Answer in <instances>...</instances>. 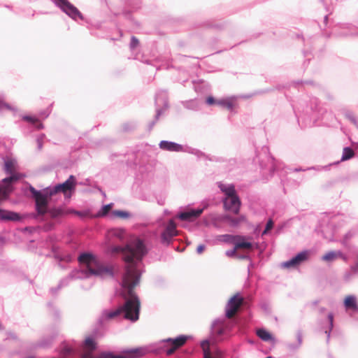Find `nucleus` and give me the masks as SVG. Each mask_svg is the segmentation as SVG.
Wrapping results in <instances>:
<instances>
[{"instance_id": "f257e3e1", "label": "nucleus", "mask_w": 358, "mask_h": 358, "mask_svg": "<svg viewBox=\"0 0 358 358\" xmlns=\"http://www.w3.org/2000/svg\"><path fill=\"white\" fill-rule=\"evenodd\" d=\"M115 251L122 252L123 259L127 263L121 290V295L125 299V303L124 306L107 313L106 316L108 319H113L124 313V318L134 322L138 320L140 310V301L134 291L140 279V273L136 268L135 259L141 260L147 252L146 248L143 242L136 238L124 248H117Z\"/></svg>"}, {"instance_id": "f03ea898", "label": "nucleus", "mask_w": 358, "mask_h": 358, "mask_svg": "<svg viewBox=\"0 0 358 358\" xmlns=\"http://www.w3.org/2000/svg\"><path fill=\"white\" fill-rule=\"evenodd\" d=\"M96 348V341L91 337L86 338L82 345L80 358H139L147 353L145 348H138L124 351L118 355H113L111 352H102L96 357H94L93 352Z\"/></svg>"}, {"instance_id": "7ed1b4c3", "label": "nucleus", "mask_w": 358, "mask_h": 358, "mask_svg": "<svg viewBox=\"0 0 358 358\" xmlns=\"http://www.w3.org/2000/svg\"><path fill=\"white\" fill-rule=\"evenodd\" d=\"M78 260L80 265L81 272L87 278L111 276L113 275L112 268L101 262L91 253L80 255Z\"/></svg>"}, {"instance_id": "20e7f679", "label": "nucleus", "mask_w": 358, "mask_h": 358, "mask_svg": "<svg viewBox=\"0 0 358 358\" xmlns=\"http://www.w3.org/2000/svg\"><path fill=\"white\" fill-rule=\"evenodd\" d=\"M219 187L225 194L224 199V206L225 209L235 214H238L241 203L236 192L234 186L233 185H226L220 184Z\"/></svg>"}, {"instance_id": "39448f33", "label": "nucleus", "mask_w": 358, "mask_h": 358, "mask_svg": "<svg viewBox=\"0 0 358 358\" xmlns=\"http://www.w3.org/2000/svg\"><path fill=\"white\" fill-rule=\"evenodd\" d=\"M76 180L73 176L70 177L63 183L58 184L52 189H49V196H53L59 192L63 193L66 196L70 197L75 191Z\"/></svg>"}, {"instance_id": "423d86ee", "label": "nucleus", "mask_w": 358, "mask_h": 358, "mask_svg": "<svg viewBox=\"0 0 358 358\" xmlns=\"http://www.w3.org/2000/svg\"><path fill=\"white\" fill-rule=\"evenodd\" d=\"M31 192L36 201L38 213L40 215H44L47 212L48 199L52 196H49V189L46 191L45 194H42L31 187Z\"/></svg>"}, {"instance_id": "0eeeda50", "label": "nucleus", "mask_w": 358, "mask_h": 358, "mask_svg": "<svg viewBox=\"0 0 358 358\" xmlns=\"http://www.w3.org/2000/svg\"><path fill=\"white\" fill-rule=\"evenodd\" d=\"M243 303V298L239 294L234 295L228 301L226 306V317L232 318L238 311Z\"/></svg>"}, {"instance_id": "6e6552de", "label": "nucleus", "mask_w": 358, "mask_h": 358, "mask_svg": "<svg viewBox=\"0 0 358 358\" xmlns=\"http://www.w3.org/2000/svg\"><path fill=\"white\" fill-rule=\"evenodd\" d=\"M309 253L308 251H303L297 254L294 257L289 261L282 264V266L285 268H293L298 267L302 262L308 258Z\"/></svg>"}, {"instance_id": "1a4fd4ad", "label": "nucleus", "mask_w": 358, "mask_h": 358, "mask_svg": "<svg viewBox=\"0 0 358 358\" xmlns=\"http://www.w3.org/2000/svg\"><path fill=\"white\" fill-rule=\"evenodd\" d=\"M56 3L69 16L76 18L80 15L78 10L71 4L67 0H55Z\"/></svg>"}, {"instance_id": "9d476101", "label": "nucleus", "mask_w": 358, "mask_h": 358, "mask_svg": "<svg viewBox=\"0 0 358 358\" xmlns=\"http://www.w3.org/2000/svg\"><path fill=\"white\" fill-rule=\"evenodd\" d=\"M176 235V224L173 220H170L165 231L162 234V238L164 242L169 243L171 238Z\"/></svg>"}, {"instance_id": "9b49d317", "label": "nucleus", "mask_w": 358, "mask_h": 358, "mask_svg": "<svg viewBox=\"0 0 358 358\" xmlns=\"http://www.w3.org/2000/svg\"><path fill=\"white\" fill-rule=\"evenodd\" d=\"M203 213V209H190L180 212V220L194 221Z\"/></svg>"}, {"instance_id": "f8f14e48", "label": "nucleus", "mask_w": 358, "mask_h": 358, "mask_svg": "<svg viewBox=\"0 0 358 358\" xmlns=\"http://www.w3.org/2000/svg\"><path fill=\"white\" fill-rule=\"evenodd\" d=\"M164 342L166 343L164 348H167V349L165 350L167 355H172L179 348V337H176L173 340L169 338L164 341Z\"/></svg>"}, {"instance_id": "ddd939ff", "label": "nucleus", "mask_w": 358, "mask_h": 358, "mask_svg": "<svg viewBox=\"0 0 358 358\" xmlns=\"http://www.w3.org/2000/svg\"><path fill=\"white\" fill-rule=\"evenodd\" d=\"M236 242L234 243L236 246V249H245L250 250L252 248V245L250 242L247 241L246 240L250 239V238H246L245 236H235Z\"/></svg>"}, {"instance_id": "4468645a", "label": "nucleus", "mask_w": 358, "mask_h": 358, "mask_svg": "<svg viewBox=\"0 0 358 358\" xmlns=\"http://www.w3.org/2000/svg\"><path fill=\"white\" fill-rule=\"evenodd\" d=\"M338 258H341L345 262L348 260L347 257L341 251H331L322 257V260L325 262H333Z\"/></svg>"}, {"instance_id": "2eb2a0df", "label": "nucleus", "mask_w": 358, "mask_h": 358, "mask_svg": "<svg viewBox=\"0 0 358 358\" xmlns=\"http://www.w3.org/2000/svg\"><path fill=\"white\" fill-rule=\"evenodd\" d=\"M216 105L228 110H232L235 105V99L232 97L217 99Z\"/></svg>"}, {"instance_id": "dca6fc26", "label": "nucleus", "mask_w": 358, "mask_h": 358, "mask_svg": "<svg viewBox=\"0 0 358 358\" xmlns=\"http://www.w3.org/2000/svg\"><path fill=\"white\" fill-rule=\"evenodd\" d=\"M159 148L164 150L178 152L179 150V145L173 142L162 141L159 143Z\"/></svg>"}, {"instance_id": "f3484780", "label": "nucleus", "mask_w": 358, "mask_h": 358, "mask_svg": "<svg viewBox=\"0 0 358 358\" xmlns=\"http://www.w3.org/2000/svg\"><path fill=\"white\" fill-rule=\"evenodd\" d=\"M224 220L229 223L230 226L236 227L241 223L245 222L246 218L244 215H241L238 217L234 218L230 216H226Z\"/></svg>"}, {"instance_id": "a211bd4d", "label": "nucleus", "mask_w": 358, "mask_h": 358, "mask_svg": "<svg viewBox=\"0 0 358 358\" xmlns=\"http://www.w3.org/2000/svg\"><path fill=\"white\" fill-rule=\"evenodd\" d=\"M23 120L32 124L38 129H41L43 128V124L38 120V118H36L35 117L24 116V117H23Z\"/></svg>"}, {"instance_id": "6ab92c4d", "label": "nucleus", "mask_w": 358, "mask_h": 358, "mask_svg": "<svg viewBox=\"0 0 358 358\" xmlns=\"http://www.w3.org/2000/svg\"><path fill=\"white\" fill-rule=\"evenodd\" d=\"M344 304L347 308L356 309L357 307L356 299L353 296H348L344 301Z\"/></svg>"}, {"instance_id": "aec40b11", "label": "nucleus", "mask_w": 358, "mask_h": 358, "mask_svg": "<svg viewBox=\"0 0 358 358\" xmlns=\"http://www.w3.org/2000/svg\"><path fill=\"white\" fill-rule=\"evenodd\" d=\"M355 155L353 150L350 148H345L343 151L341 161H345L351 159Z\"/></svg>"}, {"instance_id": "412c9836", "label": "nucleus", "mask_w": 358, "mask_h": 358, "mask_svg": "<svg viewBox=\"0 0 358 358\" xmlns=\"http://www.w3.org/2000/svg\"><path fill=\"white\" fill-rule=\"evenodd\" d=\"M257 334L263 341H267L271 339L270 333L264 329H259L257 331Z\"/></svg>"}, {"instance_id": "4be33fe9", "label": "nucleus", "mask_w": 358, "mask_h": 358, "mask_svg": "<svg viewBox=\"0 0 358 358\" xmlns=\"http://www.w3.org/2000/svg\"><path fill=\"white\" fill-rule=\"evenodd\" d=\"M113 206V203H109V204L103 206L102 207V208L97 213L96 216L97 217H103V216L106 215L109 213V211L111 210Z\"/></svg>"}, {"instance_id": "5701e85b", "label": "nucleus", "mask_w": 358, "mask_h": 358, "mask_svg": "<svg viewBox=\"0 0 358 358\" xmlns=\"http://www.w3.org/2000/svg\"><path fill=\"white\" fill-rule=\"evenodd\" d=\"M358 273V264L356 263L355 265L350 267V271L345 273V278L349 279L352 275Z\"/></svg>"}, {"instance_id": "b1692460", "label": "nucleus", "mask_w": 358, "mask_h": 358, "mask_svg": "<svg viewBox=\"0 0 358 358\" xmlns=\"http://www.w3.org/2000/svg\"><path fill=\"white\" fill-rule=\"evenodd\" d=\"M112 213H113V215L115 217H119V218L126 219V218H128L129 217V213H127L126 211L114 210V211H113Z\"/></svg>"}, {"instance_id": "393cba45", "label": "nucleus", "mask_w": 358, "mask_h": 358, "mask_svg": "<svg viewBox=\"0 0 358 358\" xmlns=\"http://www.w3.org/2000/svg\"><path fill=\"white\" fill-rule=\"evenodd\" d=\"M328 319H329V323H330V329H329V331H326V334H327V338L329 339V336H330V331H331L332 328H333V325H334V315L332 313H329L328 315Z\"/></svg>"}, {"instance_id": "a878e982", "label": "nucleus", "mask_w": 358, "mask_h": 358, "mask_svg": "<svg viewBox=\"0 0 358 358\" xmlns=\"http://www.w3.org/2000/svg\"><path fill=\"white\" fill-rule=\"evenodd\" d=\"M139 45V41L135 36H132L131 39L130 47L131 49L136 48Z\"/></svg>"}, {"instance_id": "bb28decb", "label": "nucleus", "mask_w": 358, "mask_h": 358, "mask_svg": "<svg viewBox=\"0 0 358 358\" xmlns=\"http://www.w3.org/2000/svg\"><path fill=\"white\" fill-rule=\"evenodd\" d=\"M124 231L122 229H115L113 231V235L118 237L119 238H122L124 236Z\"/></svg>"}, {"instance_id": "cd10ccee", "label": "nucleus", "mask_w": 358, "mask_h": 358, "mask_svg": "<svg viewBox=\"0 0 358 358\" xmlns=\"http://www.w3.org/2000/svg\"><path fill=\"white\" fill-rule=\"evenodd\" d=\"M273 227V222L271 220H269L266 224V228L262 233V235L266 234L269 230H271Z\"/></svg>"}, {"instance_id": "c85d7f7f", "label": "nucleus", "mask_w": 358, "mask_h": 358, "mask_svg": "<svg viewBox=\"0 0 358 358\" xmlns=\"http://www.w3.org/2000/svg\"><path fill=\"white\" fill-rule=\"evenodd\" d=\"M192 338L191 336L180 335V347L182 346L187 340Z\"/></svg>"}, {"instance_id": "c756f323", "label": "nucleus", "mask_w": 358, "mask_h": 358, "mask_svg": "<svg viewBox=\"0 0 358 358\" xmlns=\"http://www.w3.org/2000/svg\"><path fill=\"white\" fill-rule=\"evenodd\" d=\"M3 109L10 110L11 107L8 103L0 100V110H3Z\"/></svg>"}, {"instance_id": "7c9ffc66", "label": "nucleus", "mask_w": 358, "mask_h": 358, "mask_svg": "<svg viewBox=\"0 0 358 358\" xmlns=\"http://www.w3.org/2000/svg\"><path fill=\"white\" fill-rule=\"evenodd\" d=\"M216 101H217V100H216V99H215L213 96H208V97L206 99V103H207L208 105L216 104Z\"/></svg>"}, {"instance_id": "2f4dec72", "label": "nucleus", "mask_w": 358, "mask_h": 358, "mask_svg": "<svg viewBox=\"0 0 358 358\" xmlns=\"http://www.w3.org/2000/svg\"><path fill=\"white\" fill-rule=\"evenodd\" d=\"M205 245L203 244L199 245L196 248V252L198 254H201L205 250Z\"/></svg>"}, {"instance_id": "473e14b6", "label": "nucleus", "mask_w": 358, "mask_h": 358, "mask_svg": "<svg viewBox=\"0 0 358 358\" xmlns=\"http://www.w3.org/2000/svg\"><path fill=\"white\" fill-rule=\"evenodd\" d=\"M36 143L38 145V148L39 150H41L43 148V137H39L36 140Z\"/></svg>"}, {"instance_id": "72a5a7b5", "label": "nucleus", "mask_w": 358, "mask_h": 358, "mask_svg": "<svg viewBox=\"0 0 358 358\" xmlns=\"http://www.w3.org/2000/svg\"><path fill=\"white\" fill-rule=\"evenodd\" d=\"M238 250V249H236V246L234 245V248L233 250H230V251H227L226 252V255L229 257H231L233 255H234L236 252V251Z\"/></svg>"}, {"instance_id": "f704fd0d", "label": "nucleus", "mask_w": 358, "mask_h": 358, "mask_svg": "<svg viewBox=\"0 0 358 358\" xmlns=\"http://www.w3.org/2000/svg\"><path fill=\"white\" fill-rule=\"evenodd\" d=\"M62 213L60 210H56L52 212V215L53 217H56L57 215H59Z\"/></svg>"}, {"instance_id": "c9c22d12", "label": "nucleus", "mask_w": 358, "mask_h": 358, "mask_svg": "<svg viewBox=\"0 0 358 358\" xmlns=\"http://www.w3.org/2000/svg\"><path fill=\"white\" fill-rule=\"evenodd\" d=\"M65 350V352L69 354V353H71V349L70 348H66L64 349Z\"/></svg>"}, {"instance_id": "e433bc0d", "label": "nucleus", "mask_w": 358, "mask_h": 358, "mask_svg": "<svg viewBox=\"0 0 358 358\" xmlns=\"http://www.w3.org/2000/svg\"><path fill=\"white\" fill-rule=\"evenodd\" d=\"M75 213L78 215H82L81 213H80V212H75Z\"/></svg>"}, {"instance_id": "4c0bfd02", "label": "nucleus", "mask_w": 358, "mask_h": 358, "mask_svg": "<svg viewBox=\"0 0 358 358\" xmlns=\"http://www.w3.org/2000/svg\"><path fill=\"white\" fill-rule=\"evenodd\" d=\"M266 358H271V357H266Z\"/></svg>"}, {"instance_id": "58836bf2", "label": "nucleus", "mask_w": 358, "mask_h": 358, "mask_svg": "<svg viewBox=\"0 0 358 358\" xmlns=\"http://www.w3.org/2000/svg\"><path fill=\"white\" fill-rule=\"evenodd\" d=\"M357 264H358V261H357Z\"/></svg>"}]
</instances>
